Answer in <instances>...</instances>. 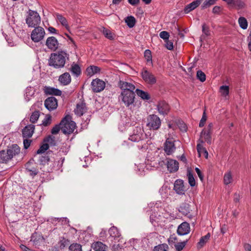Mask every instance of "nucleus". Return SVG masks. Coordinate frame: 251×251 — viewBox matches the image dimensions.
I'll use <instances>...</instances> for the list:
<instances>
[{"instance_id": "62", "label": "nucleus", "mask_w": 251, "mask_h": 251, "mask_svg": "<svg viewBox=\"0 0 251 251\" xmlns=\"http://www.w3.org/2000/svg\"><path fill=\"white\" fill-rule=\"evenodd\" d=\"M213 126V125L212 123H211L209 124L206 128L203 129V130H205L206 131H207L208 132H212Z\"/></svg>"}, {"instance_id": "13", "label": "nucleus", "mask_w": 251, "mask_h": 251, "mask_svg": "<svg viewBox=\"0 0 251 251\" xmlns=\"http://www.w3.org/2000/svg\"><path fill=\"white\" fill-rule=\"evenodd\" d=\"M46 45L50 50L55 51L59 47V43L56 38L53 36L49 37L47 38Z\"/></svg>"}, {"instance_id": "35", "label": "nucleus", "mask_w": 251, "mask_h": 251, "mask_svg": "<svg viewBox=\"0 0 251 251\" xmlns=\"http://www.w3.org/2000/svg\"><path fill=\"white\" fill-rule=\"evenodd\" d=\"M40 115V112L39 111L35 110L32 113L30 117V122L34 124L38 121Z\"/></svg>"}, {"instance_id": "27", "label": "nucleus", "mask_w": 251, "mask_h": 251, "mask_svg": "<svg viewBox=\"0 0 251 251\" xmlns=\"http://www.w3.org/2000/svg\"><path fill=\"white\" fill-rule=\"evenodd\" d=\"M70 71L74 75L76 76H78L81 74V69L77 64L73 63L70 69Z\"/></svg>"}, {"instance_id": "10", "label": "nucleus", "mask_w": 251, "mask_h": 251, "mask_svg": "<svg viewBox=\"0 0 251 251\" xmlns=\"http://www.w3.org/2000/svg\"><path fill=\"white\" fill-rule=\"evenodd\" d=\"M45 35L44 29L40 26L35 27L31 34V38L34 42H38L42 40Z\"/></svg>"}, {"instance_id": "5", "label": "nucleus", "mask_w": 251, "mask_h": 251, "mask_svg": "<svg viewBox=\"0 0 251 251\" xmlns=\"http://www.w3.org/2000/svg\"><path fill=\"white\" fill-rule=\"evenodd\" d=\"M20 152V149L17 145H13L11 148L7 150L6 152L2 151H0V162L6 163Z\"/></svg>"}, {"instance_id": "41", "label": "nucleus", "mask_w": 251, "mask_h": 251, "mask_svg": "<svg viewBox=\"0 0 251 251\" xmlns=\"http://www.w3.org/2000/svg\"><path fill=\"white\" fill-rule=\"evenodd\" d=\"M187 176L188 179V182L190 185L191 187L195 186L196 185V181L193 174L191 172H189L187 174Z\"/></svg>"}, {"instance_id": "28", "label": "nucleus", "mask_w": 251, "mask_h": 251, "mask_svg": "<svg viewBox=\"0 0 251 251\" xmlns=\"http://www.w3.org/2000/svg\"><path fill=\"white\" fill-rule=\"evenodd\" d=\"M197 149L200 156L203 153L206 158H208V151L206 149L202 146V144L198 143L197 145Z\"/></svg>"}, {"instance_id": "25", "label": "nucleus", "mask_w": 251, "mask_h": 251, "mask_svg": "<svg viewBox=\"0 0 251 251\" xmlns=\"http://www.w3.org/2000/svg\"><path fill=\"white\" fill-rule=\"evenodd\" d=\"M45 92L46 94L55 96H61V90L53 87H47L45 88Z\"/></svg>"}, {"instance_id": "60", "label": "nucleus", "mask_w": 251, "mask_h": 251, "mask_svg": "<svg viewBox=\"0 0 251 251\" xmlns=\"http://www.w3.org/2000/svg\"><path fill=\"white\" fill-rule=\"evenodd\" d=\"M60 243H61L60 247L62 248H64L66 246H67L69 245V241L67 239L63 238V240H62L60 241Z\"/></svg>"}, {"instance_id": "48", "label": "nucleus", "mask_w": 251, "mask_h": 251, "mask_svg": "<svg viewBox=\"0 0 251 251\" xmlns=\"http://www.w3.org/2000/svg\"><path fill=\"white\" fill-rule=\"evenodd\" d=\"M217 0H205L201 5V7L202 9H204L209 7V6L214 4Z\"/></svg>"}, {"instance_id": "3", "label": "nucleus", "mask_w": 251, "mask_h": 251, "mask_svg": "<svg viewBox=\"0 0 251 251\" xmlns=\"http://www.w3.org/2000/svg\"><path fill=\"white\" fill-rule=\"evenodd\" d=\"M165 160L167 161H165V158L161 159L160 158H158V157H157L156 160L154 159L153 160V161L155 162L153 163V166H157V165H158L160 167H163L164 165H166L168 170L170 173H174L178 170L179 163L176 160L166 157Z\"/></svg>"}, {"instance_id": "50", "label": "nucleus", "mask_w": 251, "mask_h": 251, "mask_svg": "<svg viewBox=\"0 0 251 251\" xmlns=\"http://www.w3.org/2000/svg\"><path fill=\"white\" fill-rule=\"evenodd\" d=\"M103 33L107 38L110 40H112L114 39L111 31L104 27L103 29Z\"/></svg>"}, {"instance_id": "23", "label": "nucleus", "mask_w": 251, "mask_h": 251, "mask_svg": "<svg viewBox=\"0 0 251 251\" xmlns=\"http://www.w3.org/2000/svg\"><path fill=\"white\" fill-rule=\"evenodd\" d=\"M58 81L63 85H67L71 82V77L69 73L66 72L60 75Z\"/></svg>"}, {"instance_id": "59", "label": "nucleus", "mask_w": 251, "mask_h": 251, "mask_svg": "<svg viewBox=\"0 0 251 251\" xmlns=\"http://www.w3.org/2000/svg\"><path fill=\"white\" fill-rule=\"evenodd\" d=\"M222 10V8L219 6H215L212 9V12L214 14H219Z\"/></svg>"}, {"instance_id": "33", "label": "nucleus", "mask_w": 251, "mask_h": 251, "mask_svg": "<svg viewBox=\"0 0 251 251\" xmlns=\"http://www.w3.org/2000/svg\"><path fill=\"white\" fill-rule=\"evenodd\" d=\"M109 233L111 236L113 237H119L120 236V233L117 227L113 226L110 228Z\"/></svg>"}, {"instance_id": "46", "label": "nucleus", "mask_w": 251, "mask_h": 251, "mask_svg": "<svg viewBox=\"0 0 251 251\" xmlns=\"http://www.w3.org/2000/svg\"><path fill=\"white\" fill-rule=\"evenodd\" d=\"M51 117L50 115H47L45 118L42 121V125L45 126H48L51 124Z\"/></svg>"}, {"instance_id": "53", "label": "nucleus", "mask_w": 251, "mask_h": 251, "mask_svg": "<svg viewBox=\"0 0 251 251\" xmlns=\"http://www.w3.org/2000/svg\"><path fill=\"white\" fill-rule=\"evenodd\" d=\"M206 113L205 111L203 112L202 117L200 121V122L199 123V126L200 127H203L205 124V122L206 120Z\"/></svg>"}, {"instance_id": "57", "label": "nucleus", "mask_w": 251, "mask_h": 251, "mask_svg": "<svg viewBox=\"0 0 251 251\" xmlns=\"http://www.w3.org/2000/svg\"><path fill=\"white\" fill-rule=\"evenodd\" d=\"M31 142V140L28 139V138H25L23 141L25 149H28L30 145Z\"/></svg>"}, {"instance_id": "51", "label": "nucleus", "mask_w": 251, "mask_h": 251, "mask_svg": "<svg viewBox=\"0 0 251 251\" xmlns=\"http://www.w3.org/2000/svg\"><path fill=\"white\" fill-rule=\"evenodd\" d=\"M61 130V126L60 124L59 125H56L51 129V133L52 134H57L60 130Z\"/></svg>"}, {"instance_id": "56", "label": "nucleus", "mask_w": 251, "mask_h": 251, "mask_svg": "<svg viewBox=\"0 0 251 251\" xmlns=\"http://www.w3.org/2000/svg\"><path fill=\"white\" fill-rule=\"evenodd\" d=\"M177 241V238L175 234L171 235L168 239L169 244L175 243Z\"/></svg>"}, {"instance_id": "9", "label": "nucleus", "mask_w": 251, "mask_h": 251, "mask_svg": "<svg viewBox=\"0 0 251 251\" xmlns=\"http://www.w3.org/2000/svg\"><path fill=\"white\" fill-rule=\"evenodd\" d=\"M175 140L173 138L168 137L164 143V151L168 155H172L176 151Z\"/></svg>"}, {"instance_id": "18", "label": "nucleus", "mask_w": 251, "mask_h": 251, "mask_svg": "<svg viewBox=\"0 0 251 251\" xmlns=\"http://www.w3.org/2000/svg\"><path fill=\"white\" fill-rule=\"evenodd\" d=\"M157 109L161 115H167L170 111V106L165 101H159L157 105Z\"/></svg>"}, {"instance_id": "30", "label": "nucleus", "mask_w": 251, "mask_h": 251, "mask_svg": "<svg viewBox=\"0 0 251 251\" xmlns=\"http://www.w3.org/2000/svg\"><path fill=\"white\" fill-rule=\"evenodd\" d=\"M179 211L184 215H187L190 213L189 204L187 203H183L179 208Z\"/></svg>"}, {"instance_id": "20", "label": "nucleus", "mask_w": 251, "mask_h": 251, "mask_svg": "<svg viewBox=\"0 0 251 251\" xmlns=\"http://www.w3.org/2000/svg\"><path fill=\"white\" fill-rule=\"evenodd\" d=\"M190 227L189 224L187 222H183L178 226L177 229V233L179 235H185L190 232Z\"/></svg>"}, {"instance_id": "29", "label": "nucleus", "mask_w": 251, "mask_h": 251, "mask_svg": "<svg viewBox=\"0 0 251 251\" xmlns=\"http://www.w3.org/2000/svg\"><path fill=\"white\" fill-rule=\"evenodd\" d=\"M210 237V234L208 233L206 235L202 236L198 243L197 247L198 249H201L204 246L205 243L208 241Z\"/></svg>"}, {"instance_id": "26", "label": "nucleus", "mask_w": 251, "mask_h": 251, "mask_svg": "<svg viewBox=\"0 0 251 251\" xmlns=\"http://www.w3.org/2000/svg\"><path fill=\"white\" fill-rule=\"evenodd\" d=\"M135 92L136 93L137 96L143 100H149L151 98L150 95L147 92L137 89L135 90Z\"/></svg>"}, {"instance_id": "21", "label": "nucleus", "mask_w": 251, "mask_h": 251, "mask_svg": "<svg viewBox=\"0 0 251 251\" xmlns=\"http://www.w3.org/2000/svg\"><path fill=\"white\" fill-rule=\"evenodd\" d=\"M44 143L43 144L40 148L37 151V154L43 153L45 152L49 148V144L47 143H51L54 141L53 138L51 136H49L44 140Z\"/></svg>"}, {"instance_id": "61", "label": "nucleus", "mask_w": 251, "mask_h": 251, "mask_svg": "<svg viewBox=\"0 0 251 251\" xmlns=\"http://www.w3.org/2000/svg\"><path fill=\"white\" fill-rule=\"evenodd\" d=\"M195 171L198 174L200 179L201 181H203V175H202V173L201 172V170L198 168H195Z\"/></svg>"}, {"instance_id": "37", "label": "nucleus", "mask_w": 251, "mask_h": 251, "mask_svg": "<svg viewBox=\"0 0 251 251\" xmlns=\"http://www.w3.org/2000/svg\"><path fill=\"white\" fill-rule=\"evenodd\" d=\"M34 94V88L31 87H27L26 89L25 94V99H26V100L27 101H28V100H29L30 97H32Z\"/></svg>"}, {"instance_id": "4", "label": "nucleus", "mask_w": 251, "mask_h": 251, "mask_svg": "<svg viewBox=\"0 0 251 251\" xmlns=\"http://www.w3.org/2000/svg\"><path fill=\"white\" fill-rule=\"evenodd\" d=\"M61 131L65 134H72L75 128V123L71 120L70 115L66 116L60 122Z\"/></svg>"}, {"instance_id": "55", "label": "nucleus", "mask_w": 251, "mask_h": 251, "mask_svg": "<svg viewBox=\"0 0 251 251\" xmlns=\"http://www.w3.org/2000/svg\"><path fill=\"white\" fill-rule=\"evenodd\" d=\"M165 42V47L169 50H172L174 48L173 43L172 41L169 40V39L166 40Z\"/></svg>"}, {"instance_id": "63", "label": "nucleus", "mask_w": 251, "mask_h": 251, "mask_svg": "<svg viewBox=\"0 0 251 251\" xmlns=\"http://www.w3.org/2000/svg\"><path fill=\"white\" fill-rule=\"evenodd\" d=\"M246 251H251V245L249 244H245L244 246Z\"/></svg>"}, {"instance_id": "15", "label": "nucleus", "mask_w": 251, "mask_h": 251, "mask_svg": "<svg viewBox=\"0 0 251 251\" xmlns=\"http://www.w3.org/2000/svg\"><path fill=\"white\" fill-rule=\"evenodd\" d=\"M211 134L212 132L203 129L201 133L200 137L198 140L199 143L202 144L206 142L208 144H211Z\"/></svg>"}, {"instance_id": "16", "label": "nucleus", "mask_w": 251, "mask_h": 251, "mask_svg": "<svg viewBox=\"0 0 251 251\" xmlns=\"http://www.w3.org/2000/svg\"><path fill=\"white\" fill-rule=\"evenodd\" d=\"M87 111L86 104L84 100H81L79 101L76 106L75 109L74 110L75 113L78 116H81Z\"/></svg>"}, {"instance_id": "38", "label": "nucleus", "mask_w": 251, "mask_h": 251, "mask_svg": "<svg viewBox=\"0 0 251 251\" xmlns=\"http://www.w3.org/2000/svg\"><path fill=\"white\" fill-rule=\"evenodd\" d=\"M238 23L241 28L246 29L248 27V22L246 19L243 17H240L238 19Z\"/></svg>"}, {"instance_id": "22", "label": "nucleus", "mask_w": 251, "mask_h": 251, "mask_svg": "<svg viewBox=\"0 0 251 251\" xmlns=\"http://www.w3.org/2000/svg\"><path fill=\"white\" fill-rule=\"evenodd\" d=\"M91 247L95 251H106L108 249L107 245L100 241L93 242Z\"/></svg>"}, {"instance_id": "64", "label": "nucleus", "mask_w": 251, "mask_h": 251, "mask_svg": "<svg viewBox=\"0 0 251 251\" xmlns=\"http://www.w3.org/2000/svg\"><path fill=\"white\" fill-rule=\"evenodd\" d=\"M20 247L23 251H33L31 249H30L29 248H27L26 246L24 245H21Z\"/></svg>"}, {"instance_id": "1", "label": "nucleus", "mask_w": 251, "mask_h": 251, "mask_svg": "<svg viewBox=\"0 0 251 251\" xmlns=\"http://www.w3.org/2000/svg\"><path fill=\"white\" fill-rule=\"evenodd\" d=\"M118 85L122 90L119 97V100L132 112L137 110L139 105L135 101V86L131 83L122 80L119 82Z\"/></svg>"}, {"instance_id": "8", "label": "nucleus", "mask_w": 251, "mask_h": 251, "mask_svg": "<svg viewBox=\"0 0 251 251\" xmlns=\"http://www.w3.org/2000/svg\"><path fill=\"white\" fill-rule=\"evenodd\" d=\"M146 137L144 131L141 127L137 126L133 130V133L130 135L129 140L134 142H138L144 140Z\"/></svg>"}, {"instance_id": "7", "label": "nucleus", "mask_w": 251, "mask_h": 251, "mask_svg": "<svg viewBox=\"0 0 251 251\" xmlns=\"http://www.w3.org/2000/svg\"><path fill=\"white\" fill-rule=\"evenodd\" d=\"M161 120L157 115L151 114L148 117L147 126L150 130H156L158 129L161 126Z\"/></svg>"}, {"instance_id": "42", "label": "nucleus", "mask_w": 251, "mask_h": 251, "mask_svg": "<svg viewBox=\"0 0 251 251\" xmlns=\"http://www.w3.org/2000/svg\"><path fill=\"white\" fill-rule=\"evenodd\" d=\"M197 78L201 82H204L206 79V75L202 71L199 70L197 72Z\"/></svg>"}, {"instance_id": "11", "label": "nucleus", "mask_w": 251, "mask_h": 251, "mask_svg": "<svg viewBox=\"0 0 251 251\" xmlns=\"http://www.w3.org/2000/svg\"><path fill=\"white\" fill-rule=\"evenodd\" d=\"M141 77L143 80L147 83L151 85L154 84L156 82V79L154 75L147 69L144 68L141 73Z\"/></svg>"}, {"instance_id": "24", "label": "nucleus", "mask_w": 251, "mask_h": 251, "mask_svg": "<svg viewBox=\"0 0 251 251\" xmlns=\"http://www.w3.org/2000/svg\"><path fill=\"white\" fill-rule=\"evenodd\" d=\"M202 0H196L187 5L184 8V12L187 14L193 10L200 5Z\"/></svg>"}, {"instance_id": "6", "label": "nucleus", "mask_w": 251, "mask_h": 251, "mask_svg": "<svg viewBox=\"0 0 251 251\" xmlns=\"http://www.w3.org/2000/svg\"><path fill=\"white\" fill-rule=\"evenodd\" d=\"M25 21L29 27H35L40 24L41 18L36 11L29 10Z\"/></svg>"}, {"instance_id": "58", "label": "nucleus", "mask_w": 251, "mask_h": 251, "mask_svg": "<svg viewBox=\"0 0 251 251\" xmlns=\"http://www.w3.org/2000/svg\"><path fill=\"white\" fill-rule=\"evenodd\" d=\"M202 27L203 33L206 36L209 35L210 34V32L208 27L205 24H203Z\"/></svg>"}, {"instance_id": "54", "label": "nucleus", "mask_w": 251, "mask_h": 251, "mask_svg": "<svg viewBox=\"0 0 251 251\" xmlns=\"http://www.w3.org/2000/svg\"><path fill=\"white\" fill-rule=\"evenodd\" d=\"M178 127L180 130L183 132H186L187 131V127L186 125L183 122H179L178 125Z\"/></svg>"}, {"instance_id": "32", "label": "nucleus", "mask_w": 251, "mask_h": 251, "mask_svg": "<svg viewBox=\"0 0 251 251\" xmlns=\"http://www.w3.org/2000/svg\"><path fill=\"white\" fill-rule=\"evenodd\" d=\"M125 22L129 28H132L135 25L136 19L133 16H128L125 19Z\"/></svg>"}, {"instance_id": "40", "label": "nucleus", "mask_w": 251, "mask_h": 251, "mask_svg": "<svg viewBox=\"0 0 251 251\" xmlns=\"http://www.w3.org/2000/svg\"><path fill=\"white\" fill-rule=\"evenodd\" d=\"M69 251H82L81 246L77 243L72 244L69 247Z\"/></svg>"}, {"instance_id": "17", "label": "nucleus", "mask_w": 251, "mask_h": 251, "mask_svg": "<svg viewBox=\"0 0 251 251\" xmlns=\"http://www.w3.org/2000/svg\"><path fill=\"white\" fill-rule=\"evenodd\" d=\"M35 130V126L28 125L22 129V135L24 138H29L32 137Z\"/></svg>"}, {"instance_id": "31", "label": "nucleus", "mask_w": 251, "mask_h": 251, "mask_svg": "<svg viewBox=\"0 0 251 251\" xmlns=\"http://www.w3.org/2000/svg\"><path fill=\"white\" fill-rule=\"evenodd\" d=\"M100 68L97 66H91L86 69L88 75L91 76L100 72Z\"/></svg>"}, {"instance_id": "49", "label": "nucleus", "mask_w": 251, "mask_h": 251, "mask_svg": "<svg viewBox=\"0 0 251 251\" xmlns=\"http://www.w3.org/2000/svg\"><path fill=\"white\" fill-rule=\"evenodd\" d=\"M245 4L241 0H235L234 7H237L238 9H242L244 7Z\"/></svg>"}, {"instance_id": "43", "label": "nucleus", "mask_w": 251, "mask_h": 251, "mask_svg": "<svg viewBox=\"0 0 251 251\" xmlns=\"http://www.w3.org/2000/svg\"><path fill=\"white\" fill-rule=\"evenodd\" d=\"M220 92L222 95L227 96L229 94V87L226 85H223L220 87Z\"/></svg>"}, {"instance_id": "12", "label": "nucleus", "mask_w": 251, "mask_h": 251, "mask_svg": "<svg viewBox=\"0 0 251 251\" xmlns=\"http://www.w3.org/2000/svg\"><path fill=\"white\" fill-rule=\"evenodd\" d=\"M105 87L104 81L99 78L93 79L91 82L92 91L95 93H99L102 91Z\"/></svg>"}, {"instance_id": "44", "label": "nucleus", "mask_w": 251, "mask_h": 251, "mask_svg": "<svg viewBox=\"0 0 251 251\" xmlns=\"http://www.w3.org/2000/svg\"><path fill=\"white\" fill-rule=\"evenodd\" d=\"M168 247L166 244H161L154 247L153 251H167Z\"/></svg>"}, {"instance_id": "14", "label": "nucleus", "mask_w": 251, "mask_h": 251, "mask_svg": "<svg viewBox=\"0 0 251 251\" xmlns=\"http://www.w3.org/2000/svg\"><path fill=\"white\" fill-rule=\"evenodd\" d=\"M45 106L50 111L56 109L57 107V101L53 97H49L45 100Z\"/></svg>"}, {"instance_id": "52", "label": "nucleus", "mask_w": 251, "mask_h": 251, "mask_svg": "<svg viewBox=\"0 0 251 251\" xmlns=\"http://www.w3.org/2000/svg\"><path fill=\"white\" fill-rule=\"evenodd\" d=\"M159 36L160 38L165 41L168 40L170 37L169 33L166 31H161L159 34Z\"/></svg>"}, {"instance_id": "36", "label": "nucleus", "mask_w": 251, "mask_h": 251, "mask_svg": "<svg viewBox=\"0 0 251 251\" xmlns=\"http://www.w3.org/2000/svg\"><path fill=\"white\" fill-rule=\"evenodd\" d=\"M233 179L230 172L226 173L224 176V182L226 185H228L232 182Z\"/></svg>"}, {"instance_id": "34", "label": "nucleus", "mask_w": 251, "mask_h": 251, "mask_svg": "<svg viewBox=\"0 0 251 251\" xmlns=\"http://www.w3.org/2000/svg\"><path fill=\"white\" fill-rule=\"evenodd\" d=\"M56 19L61 23V24L65 26L66 28H68L69 27L68 22L66 20V19L62 15L57 14L56 15Z\"/></svg>"}, {"instance_id": "47", "label": "nucleus", "mask_w": 251, "mask_h": 251, "mask_svg": "<svg viewBox=\"0 0 251 251\" xmlns=\"http://www.w3.org/2000/svg\"><path fill=\"white\" fill-rule=\"evenodd\" d=\"M144 57L148 62H152V55L150 50H146L144 52Z\"/></svg>"}, {"instance_id": "39", "label": "nucleus", "mask_w": 251, "mask_h": 251, "mask_svg": "<svg viewBox=\"0 0 251 251\" xmlns=\"http://www.w3.org/2000/svg\"><path fill=\"white\" fill-rule=\"evenodd\" d=\"M30 163L28 162L25 165L26 166V170L27 171L29 172L30 173V175L31 176H35L37 174L38 171L37 170L34 168H30Z\"/></svg>"}, {"instance_id": "45", "label": "nucleus", "mask_w": 251, "mask_h": 251, "mask_svg": "<svg viewBox=\"0 0 251 251\" xmlns=\"http://www.w3.org/2000/svg\"><path fill=\"white\" fill-rule=\"evenodd\" d=\"M187 242V240L182 242H179L176 244H175V247L176 251H181L183 250V249L185 246L186 243Z\"/></svg>"}, {"instance_id": "19", "label": "nucleus", "mask_w": 251, "mask_h": 251, "mask_svg": "<svg viewBox=\"0 0 251 251\" xmlns=\"http://www.w3.org/2000/svg\"><path fill=\"white\" fill-rule=\"evenodd\" d=\"M174 190L178 195L184 194L185 190L183 180H176L174 183Z\"/></svg>"}, {"instance_id": "2", "label": "nucleus", "mask_w": 251, "mask_h": 251, "mask_svg": "<svg viewBox=\"0 0 251 251\" xmlns=\"http://www.w3.org/2000/svg\"><path fill=\"white\" fill-rule=\"evenodd\" d=\"M67 55L63 51L51 53L49 60V65L55 69L63 68L66 63Z\"/></svg>"}]
</instances>
